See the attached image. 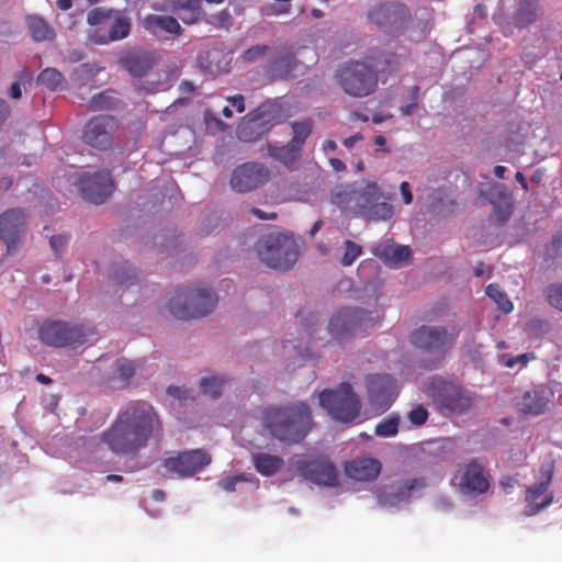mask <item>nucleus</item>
Wrapping results in <instances>:
<instances>
[{"label": "nucleus", "mask_w": 562, "mask_h": 562, "mask_svg": "<svg viewBox=\"0 0 562 562\" xmlns=\"http://www.w3.org/2000/svg\"><path fill=\"white\" fill-rule=\"evenodd\" d=\"M389 201L390 196L375 181L340 184L330 192V203L342 213L372 222L393 217L394 206Z\"/></svg>", "instance_id": "nucleus-1"}, {"label": "nucleus", "mask_w": 562, "mask_h": 562, "mask_svg": "<svg viewBox=\"0 0 562 562\" xmlns=\"http://www.w3.org/2000/svg\"><path fill=\"white\" fill-rule=\"evenodd\" d=\"M216 302L212 288L196 283L176 291L169 300V310L178 318H194L211 313Z\"/></svg>", "instance_id": "nucleus-2"}, {"label": "nucleus", "mask_w": 562, "mask_h": 562, "mask_svg": "<svg viewBox=\"0 0 562 562\" xmlns=\"http://www.w3.org/2000/svg\"><path fill=\"white\" fill-rule=\"evenodd\" d=\"M258 254L267 266L273 269L289 270L299 258V243L290 232L271 233L260 240Z\"/></svg>", "instance_id": "nucleus-3"}, {"label": "nucleus", "mask_w": 562, "mask_h": 562, "mask_svg": "<svg viewBox=\"0 0 562 562\" xmlns=\"http://www.w3.org/2000/svg\"><path fill=\"white\" fill-rule=\"evenodd\" d=\"M94 330L88 325H69L60 322H47L40 328L41 340L55 347H78L91 342Z\"/></svg>", "instance_id": "nucleus-4"}, {"label": "nucleus", "mask_w": 562, "mask_h": 562, "mask_svg": "<svg viewBox=\"0 0 562 562\" xmlns=\"http://www.w3.org/2000/svg\"><path fill=\"white\" fill-rule=\"evenodd\" d=\"M339 86L356 98L372 93L378 83L375 71L362 61H350L340 67L337 72Z\"/></svg>", "instance_id": "nucleus-5"}, {"label": "nucleus", "mask_w": 562, "mask_h": 562, "mask_svg": "<svg viewBox=\"0 0 562 562\" xmlns=\"http://www.w3.org/2000/svg\"><path fill=\"white\" fill-rule=\"evenodd\" d=\"M70 182L78 188L83 199L94 204L103 203L111 194L113 183L108 171H76L69 177Z\"/></svg>", "instance_id": "nucleus-6"}, {"label": "nucleus", "mask_w": 562, "mask_h": 562, "mask_svg": "<svg viewBox=\"0 0 562 562\" xmlns=\"http://www.w3.org/2000/svg\"><path fill=\"white\" fill-rule=\"evenodd\" d=\"M456 337L457 333H449L442 326L423 325L412 331L409 340L416 348L442 356Z\"/></svg>", "instance_id": "nucleus-7"}, {"label": "nucleus", "mask_w": 562, "mask_h": 562, "mask_svg": "<svg viewBox=\"0 0 562 562\" xmlns=\"http://www.w3.org/2000/svg\"><path fill=\"white\" fill-rule=\"evenodd\" d=\"M270 177L267 167L259 162H246L233 170L231 187L234 191L244 193L265 184Z\"/></svg>", "instance_id": "nucleus-8"}, {"label": "nucleus", "mask_w": 562, "mask_h": 562, "mask_svg": "<svg viewBox=\"0 0 562 562\" xmlns=\"http://www.w3.org/2000/svg\"><path fill=\"white\" fill-rule=\"evenodd\" d=\"M366 316L367 313L361 308L340 307L331 314L328 321V333L334 339L342 340L362 326Z\"/></svg>", "instance_id": "nucleus-9"}, {"label": "nucleus", "mask_w": 562, "mask_h": 562, "mask_svg": "<svg viewBox=\"0 0 562 562\" xmlns=\"http://www.w3.org/2000/svg\"><path fill=\"white\" fill-rule=\"evenodd\" d=\"M116 122L110 115H98L91 119L85 127L83 140L95 148L106 149L112 144Z\"/></svg>", "instance_id": "nucleus-10"}, {"label": "nucleus", "mask_w": 562, "mask_h": 562, "mask_svg": "<svg viewBox=\"0 0 562 562\" xmlns=\"http://www.w3.org/2000/svg\"><path fill=\"white\" fill-rule=\"evenodd\" d=\"M131 32V22L121 12L114 11L103 29H90L89 38L100 45L125 38Z\"/></svg>", "instance_id": "nucleus-11"}, {"label": "nucleus", "mask_w": 562, "mask_h": 562, "mask_svg": "<svg viewBox=\"0 0 562 562\" xmlns=\"http://www.w3.org/2000/svg\"><path fill=\"white\" fill-rule=\"evenodd\" d=\"M408 9L398 3H387L372 9L369 13L371 23L379 26L403 27Z\"/></svg>", "instance_id": "nucleus-12"}, {"label": "nucleus", "mask_w": 562, "mask_h": 562, "mask_svg": "<svg viewBox=\"0 0 562 562\" xmlns=\"http://www.w3.org/2000/svg\"><path fill=\"white\" fill-rule=\"evenodd\" d=\"M25 227V215L21 210H10L0 216V238L8 248L20 237Z\"/></svg>", "instance_id": "nucleus-13"}, {"label": "nucleus", "mask_w": 562, "mask_h": 562, "mask_svg": "<svg viewBox=\"0 0 562 562\" xmlns=\"http://www.w3.org/2000/svg\"><path fill=\"white\" fill-rule=\"evenodd\" d=\"M375 255L392 268H402L409 263L412 251L408 246L385 244L375 249Z\"/></svg>", "instance_id": "nucleus-14"}, {"label": "nucleus", "mask_w": 562, "mask_h": 562, "mask_svg": "<svg viewBox=\"0 0 562 562\" xmlns=\"http://www.w3.org/2000/svg\"><path fill=\"white\" fill-rule=\"evenodd\" d=\"M280 355L283 358L282 366L284 367L279 372L282 379L290 375L296 367H301L308 357L307 351L293 341L283 342Z\"/></svg>", "instance_id": "nucleus-15"}, {"label": "nucleus", "mask_w": 562, "mask_h": 562, "mask_svg": "<svg viewBox=\"0 0 562 562\" xmlns=\"http://www.w3.org/2000/svg\"><path fill=\"white\" fill-rule=\"evenodd\" d=\"M144 26L155 35L158 34V31H164L172 35H180L182 31L178 20L169 15L150 14L145 18Z\"/></svg>", "instance_id": "nucleus-16"}, {"label": "nucleus", "mask_w": 562, "mask_h": 562, "mask_svg": "<svg viewBox=\"0 0 562 562\" xmlns=\"http://www.w3.org/2000/svg\"><path fill=\"white\" fill-rule=\"evenodd\" d=\"M299 64L290 52H280L271 61L270 74L273 78H286L292 76Z\"/></svg>", "instance_id": "nucleus-17"}, {"label": "nucleus", "mask_w": 562, "mask_h": 562, "mask_svg": "<svg viewBox=\"0 0 562 562\" xmlns=\"http://www.w3.org/2000/svg\"><path fill=\"white\" fill-rule=\"evenodd\" d=\"M186 24L195 23L201 16V0H167Z\"/></svg>", "instance_id": "nucleus-18"}, {"label": "nucleus", "mask_w": 562, "mask_h": 562, "mask_svg": "<svg viewBox=\"0 0 562 562\" xmlns=\"http://www.w3.org/2000/svg\"><path fill=\"white\" fill-rule=\"evenodd\" d=\"M301 150L299 146L293 144L292 142H289V144L278 147L269 145L268 147V154L279 162H281L283 166L288 168H293L295 162L301 156Z\"/></svg>", "instance_id": "nucleus-19"}, {"label": "nucleus", "mask_w": 562, "mask_h": 562, "mask_svg": "<svg viewBox=\"0 0 562 562\" xmlns=\"http://www.w3.org/2000/svg\"><path fill=\"white\" fill-rule=\"evenodd\" d=\"M490 199L495 207L498 209L499 218L502 221H506L512 214L513 202L512 196L508 194L505 187L499 183L494 184L491 188Z\"/></svg>", "instance_id": "nucleus-20"}, {"label": "nucleus", "mask_w": 562, "mask_h": 562, "mask_svg": "<svg viewBox=\"0 0 562 562\" xmlns=\"http://www.w3.org/2000/svg\"><path fill=\"white\" fill-rule=\"evenodd\" d=\"M538 16V7L533 0H519L517 11L513 20L517 27H525L536 21Z\"/></svg>", "instance_id": "nucleus-21"}, {"label": "nucleus", "mask_w": 562, "mask_h": 562, "mask_svg": "<svg viewBox=\"0 0 562 562\" xmlns=\"http://www.w3.org/2000/svg\"><path fill=\"white\" fill-rule=\"evenodd\" d=\"M415 372L411 367H406L401 370V380H394L392 375L387 373H373L367 376V386H389L393 383H408L412 382L409 376Z\"/></svg>", "instance_id": "nucleus-22"}, {"label": "nucleus", "mask_w": 562, "mask_h": 562, "mask_svg": "<svg viewBox=\"0 0 562 562\" xmlns=\"http://www.w3.org/2000/svg\"><path fill=\"white\" fill-rule=\"evenodd\" d=\"M125 69L133 77H142L151 68V58L146 55H130L122 59Z\"/></svg>", "instance_id": "nucleus-23"}, {"label": "nucleus", "mask_w": 562, "mask_h": 562, "mask_svg": "<svg viewBox=\"0 0 562 562\" xmlns=\"http://www.w3.org/2000/svg\"><path fill=\"white\" fill-rule=\"evenodd\" d=\"M115 372L121 381H127L130 378L136 376V382L138 383L142 382L140 379L146 375L140 364L126 359L116 361Z\"/></svg>", "instance_id": "nucleus-24"}, {"label": "nucleus", "mask_w": 562, "mask_h": 562, "mask_svg": "<svg viewBox=\"0 0 562 562\" xmlns=\"http://www.w3.org/2000/svg\"><path fill=\"white\" fill-rule=\"evenodd\" d=\"M37 82L49 90L66 88V80L56 68H46L37 77Z\"/></svg>", "instance_id": "nucleus-25"}, {"label": "nucleus", "mask_w": 562, "mask_h": 562, "mask_svg": "<svg viewBox=\"0 0 562 562\" xmlns=\"http://www.w3.org/2000/svg\"><path fill=\"white\" fill-rule=\"evenodd\" d=\"M119 104V100L114 97L111 91H103L94 94L90 102L89 108L92 111H103L115 109Z\"/></svg>", "instance_id": "nucleus-26"}, {"label": "nucleus", "mask_w": 562, "mask_h": 562, "mask_svg": "<svg viewBox=\"0 0 562 562\" xmlns=\"http://www.w3.org/2000/svg\"><path fill=\"white\" fill-rule=\"evenodd\" d=\"M486 295L495 302L498 310L504 313H510L514 308L506 293L497 284H488L485 290Z\"/></svg>", "instance_id": "nucleus-27"}, {"label": "nucleus", "mask_w": 562, "mask_h": 562, "mask_svg": "<svg viewBox=\"0 0 562 562\" xmlns=\"http://www.w3.org/2000/svg\"><path fill=\"white\" fill-rule=\"evenodd\" d=\"M429 19L430 12L428 11L427 8H419L415 10L413 15L408 11V15L404 21V26L417 29L418 31H420V33H424L427 29Z\"/></svg>", "instance_id": "nucleus-28"}, {"label": "nucleus", "mask_w": 562, "mask_h": 562, "mask_svg": "<svg viewBox=\"0 0 562 562\" xmlns=\"http://www.w3.org/2000/svg\"><path fill=\"white\" fill-rule=\"evenodd\" d=\"M29 26L33 38L37 42L50 40L53 37V31L49 29L48 24L40 16H30Z\"/></svg>", "instance_id": "nucleus-29"}, {"label": "nucleus", "mask_w": 562, "mask_h": 562, "mask_svg": "<svg viewBox=\"0 0 562 562\" xmlns=\"http://www.w3.org/2000/svg\"><path fill=\"white\" fill-rule=\"evenodd\" d=\"M113 13V10L94 8L88 13L87 22L91 29H103Z\"/></svg>", "instance_id": "nucleus-30"}, {"label": "nucleus", "mask_w": 562, "mask_h": 562, "mask_svg": "<svg viewBox=\"0 0 562 562\" xmlns=\"http://www.w3.org/2000/svg\"><path fill=\"white\" fill-rule=\"evenodd\" d=\"M362 254V247L355 241L347 239L344 241V254L340 257V263L344 267L351 266Z\"/></svg>", "instance_id": "nucleus-31"}, {"label": "nucleus", "mask_w": 562, "mask_h": 562, "mask_svg": "<svg viewBox=\"0 0 562 562\" xmlns=\"http://www.w3.org/2000/svg\"><path fill=\"white\" fill-rule=\"evenodd\" d=\"M292 130L293 137L290 142L302 148L306 138L311 134L312 123L310 121L294 122L292 124Z\"/></svg>", "instance_id": "nucleus-32"}, {"label": "nucleus", "mask_w": 562, "mask_h": 562, "mask_svg": "<svg viewBox=\"0 0 562 562\" xmlns=\"http://www.w3.org/2000/svg\"><path fill=\"white\" fill-rule=\"evenodd\" d=\"M530 359H533L532 355L529 353H520L517 356L510 355H502L499 357V362L506 368L520 370L529 362Z\"/></svg>", "instance_id": "nucleus-33"}, {"label": "nucleus", "mask_w": 562, "mask_h": 562, "mask_svg": "<svg viewBox=\"0 0 562 562\" xmlns=\"http://www.w3.org/2000/svg\"><path fill=\"white\" fill-rule=\"evenodd\" d=\"M231 382L232 380L223 373L210 372L200 379V386H223L224 384H228Z\"/></svg>", "instance_id": "nucleus-34"}, {"label": "nucleus", "mask_w": 562, "mask_h": 562, "mask_svg": "<svg viewBox=\"0 0 562 562\" xmlns=\"http://www.w3.org/2000/svg\"><path fill=\"white\" fill-rule=\"evenodd\" d=\"M547 299L550 305L562 311V284H553L547 289Z\"/></svg>", "instance_id": "nucleus-35"}, {"label": "nucleus", "mask_w": 562, "mask_h": 562, "mask_svg": "<svg viewBox=\"0 0 562 562\" xmlns=\"http://www.w3.org/2000/svg\"><path fill=\"white\" fill-rule=\"evenodd\" d=\"M267 50V45H255L248 48L246 52H244L241 58L245 63H254L263 57Z\"/></svg>", "instance_id": "nucleus-36"}, {"label": "nucleus", "mask_w": 562, "mask_h": 562, "mask_svg": "<svg viewBox=\"0 0 562 562\" xmlns=\"http://www.w3.org/2000/svg\"><path fill=\"white\" fill-rule=\"evenodd\" d=\"M22 382L25 384H31V383L50 384L54 381L49 376H47L43 373L34 374L30 369H26L24 371V379Z\"/></svg>", "instance_id": "nucleus-37"}, {"label": "nucleus", "mask_w": 562, "mask_h": 562, "mask_svg": "<svg viewBox=\"0 0 562 562\" xmlns=\"http://www.w3.org/2000/svg\"><path fill=\"white\" fill-rule=\"evenodd\" d=\"M227 102L229 103L231 110L236 109L238 113H241L245 111V104H244V97L240 94L228 97Z\"/></svg>", "instance_id": "nucleus-38"}, {"label": "nucleus", "mask_w": 562, "mask_h": 562, "mask_svg": "<svg viewBox=\"0 0 562 562\" xmlns=\"http://www.w3.org/2000/svg\"><path fill=\"white\" fill-rule=\"evenodd\" d=\"M400 191L405 204H411L413 202V193L411 191V186L408 182L403 181L400 184Z\"/></svg>", "instance_id": "nucleus-39"}, {"label": "nucleus", "mask_w": 562, "mask_h": 562, "mask_svg": "<svg viewBox=\"0 0 562 562\" xmlns=\"http://www.w3.org/2000/svg\"><path fill=\"white\" fill-rule=\"evenodd\" d=\"M251 122H243L239 127H238V131H237V134H238V137L241 139V140H245V142H250L254 139V137L251 135H248L247 131L249 128H251Z\"/></svg>", "instance_id": "nucleus-40"}, {"label": "nucleus", "mask_w": 562, "mask_h": 562, "mask_svg": "<svg viewBox=\"0 0 562 562\" xmlns=\"http://www.w3.org/2000/svg\"><path fill=\"white\" fill-rule=\"evenodd\" d=\"M251 213L259 220H262V221H271V220H276L277 218V214L273 213V212H265L260 209H252L251 210Z\"/></svg>", "instance_id": "nucleus-41"}, {"label": "nucleus", "mask_w": 562, "mask_h": 562, "mask_svg": "<svg viewBox=\"0 0 562 562\" xmlns=\"http://www.w3.org/2000/svg\"><path fill=\"white\" fill-rule=\"evenodd\" d=\"M66 243V239L63 236H54L50 238V247L55 251V254H58L59 248H61Z\"/></svg>", "instance_id": "nucleus-42"}, {"label": "nucleus", "mask_w": 562, "mask_h": 562, "mask_svg": "<svg viewBox=\"0 0 562 562\" xmlns=\"http://www.w3.org/2000/svg\"><path fill=\"white\" fill-rule=\"evenodd\" d=\"M9 94L12 99H20L22 95V89L20 82H14L9 90Z\"/></svg>", "instance_id": "nucleus-43"}, {"label": "nucleus", "mask_w": 562, "mask_h": 562, "mask_svg": "<svg viewBox=\"0 0 562 562\" xmlns=\"http://www.w3.org/2000/svg\"><path fill=\"white\" fill-rule=\"evenodd\" d=\"M329 164L335 171L339 172L346 169L345 162L338 158H330Z\"/></svg>", "instance_id": "nucleus-44"}, {"label": "nucleus", "mask_w": 562, "mask_h": 562, "mask_svg": "<svg viewBox=\"0 0 562 562\" xmlns=\"http://www.w3.org/2000/svg\"><path fill=\"white\" fill-rule=\"evenodd\" d=\"M362 139V136L361 134H355L352 136H349L347 137L345 140H344V145L346 147H352L356 145V143L360 142Z\"/></svg>", "instance_id": "nucleus-45"}, {"label": "nucleus", "mask_w": 562, "mask_h": 562, "mask_svg": "<svg viewBox=\"0 0 562 562\" xmlns=\"http://www.w3.org/2000/svg\"><path fill=\"white\" fill-rule=\"evenodd\" d=\"M9 113V108L4 100L0 99V125L5 120L7 115Z\"/></svg>", "instance_id": "nucleus-46"}, {"label": "nucleus", "mask_w": 562, "mask_h": 562, "mask_svg": "<svg viewBox=\"0 0 562 562\" xmlns=\"http://www.w3.org/2000/svg\"><path fill=\"white\" fill-rule=\"evenodd\" d=\"M288 12H289L288 8H283L281 10H276L274 7H268L265 9V14H267V15H278V14H283V13H288Z\"/></svg>", "instance_id": "nucleus-47"}, {"label": "nucleus", "mask_w": 562, "mask_h": 562, "mask_svg": "<svg viewBox=\"0 0 562 562\" xmlns=\"http://www.w3.org/2000/svg\"><path fill=\"white\" fill-rule=\"evenodd\" d=\"M324 222L322 220H318L314 223V225L308 231V236L313 238L316 233L323 227Z\"/></svg>", "instance_id": "nucleus-48"}, {"label": "nucleus", "mask_w": 562, "mask_h": 562, "mask_svg": "<svg viewBox=\"0 0 562 562\" xmlns=\"http://www.w3.org/2000/svg\"><path fill=\"white\" fill-rule=\"evenodd\" d=\"M56 4L63 11H67L72 7L71 0H57Z\"/></svg>", "instance_id": "nucleus-49"}, {"label": "nucleus", "mask_w": 562, "mask_h": 562, "mask_svg": "<svg viewBox=\"0 0 562 562\" xmlns=\"http://www.w3.org/2000/svg\"><path fill=\"white\" fill-rule=\"evenodd\" d=\"M392 115L390 114H381V113H376L372 116V122L375 123V124H381L382 122H384L385 120L390 119Z\"/></svg>", "instance_id": "nucleus-50"}, {"label": "nucleus", "mask_w": 562, "mask_h": 562, "mask_svg": "<svg viewBox=\"0 0 562 562\" xmlns=\"http://www.w3.org/2000/svg\"><path fill=\"white\" fill-rule=\"evenodd\" d=\"M416 106L417 105L415 103L408 104L406 106L401 108V112L403 115H411L415 112Z\"/></svg>", "instance_id": "nucleus-51"}, {"label": "nucleus", "mask_w": 562, "mask_h": 562, "mask_svg": "<svg viewBox=\"0 0 562 562\" xmlns=\"http://www.w3.org/2000/svg\"><path fill=\"white\" fill-rule=\"evenodd\" d=\"M335 149H336V143L334 140H326V142H324L323 150L325 153H330V151H334Z\"/></svg>", "instance_id": "nucleus-52"}, {"label": "nucleus", "mask_w": 562, "mask_h": 562, "mask_svg": "<svg viewBox=\"0 0 562 562\" xmlns=\"http://www.w3.org/2000/svg\"><path fill=\"white\" fill-rule=\"evenodd\" d=\"M316 247L321 255L326 256L329 254V248L324 243H318Z\"/></svg>", "instance_id": "nucleus-53"}, {"label": "nucleus", "mask_w": 562, "mask_h": 562, "mask_svg": "<svg viewBox=\"0 0 562 562\" xmlns=\"http://www.w3.org/2000/svg\"><path fill=\"white\" fill-rule=\"evenodd\" d=\"M516 180L521 184V187L527 190L528 189V184H527V181L524 177V175L521 172H517L516 173Z\"/></svg>", "instance_id": "nucleus-54"}, {"label": "nucleus", "mask_w": 562, "mask_h": 562, "mask_svg": "<svg viewBox=\"0 0 562 562\" xmlns=\"http://www.w3.org/2000/svg\"><path fill=\"white\" fill-rule=\"evenodd\" d=\"M506 168L504 166H496L494 169V173L497 178L503 179Z\"/></svg>", "instance_id": "nucleus-55"}, {"label": "nucleus", "mask_w": 562, "mask_h": 562, "mask_svg": "<svg viewBox=\"0 0 562 562\" xmlns=\"http://www.w3.org/2000/svg\"><path fill=\"white\" fill-rule=\"evenodd\" d=\"M91 67H89L88 65H81L80 67L77 68V72L79 74H90L91 72Z\"/></svg>", "instance_id": "nucleus-56"}, {"label": "nucleus", "mask_w": 562, "mask_h": 562, "mask_svg": "<svg viewBox=\"0 0 562 562\" xmlns=\"http://www.w3.org/2000/svg\"><path fill=\"white\" fill-rule=\"evenodd\" d=\"M222 113H223V115H224L226 119H229V117H232V115H233V111L231 110V106H229V105L225 106V108L223 109Z\"/></svg>", "instance_id": "nucleus-57"}, {"label": "nucleus", "mask_w": 562, "mask_h": 562, "mask_svg": "<svg viewBox=\"0 0 562 562\" xmlns=\"http://www.w3.org/2000/svg\"><path fill=\"white\" fill-rule=\"evenodd\" d=\"M374 142L378 146H383L385 144L386 139L384 136L379 135L375 137Z\"/></svg>", "instance_id": "nucleus-58"}, {"label": "nucleus", "mask_w": 562, "mask_h": 562, "mask_svg": "<svg viewBox=\"0 0 562 562\" xmlns=\"http://www.w3.org/2000/svg\"><path fill=\"white\" fill-rule=\"evenodd\" d=\"M206 2L209 3H216V4H220V3H223L224 0H205Z\"/></svg>", "instance_id": "nucleus-59"}, {"label": "nucleus", "mask_w": 562, "mask_h": 562, "mask_svg": "<svg viewBox=\"0 0 562 562\" xmlns=\"http://www.w3.org/2000/svg\"><path fill=\"white\" fill-rule=\"evenodd\" d=\"M431 386L437 387V386H449V385L447 383L439 382V383H434Z\"/></svg>", "instance_id": "nucleus-60"}, {"label": "nucleus", "mask_w": 562, "mask_h": 562, "mask_svg": "<svg viewBox=\"0 0 562 562\" xmlns=\"http://www.w3.org/2000/svg\"><path fill=\"white\" fill-rule=\"evenodd\" d=\"M482 273H483V270H482L480 267H477V268L475 269V276H476V277H480Z\"/></svg>", "instance_id": "nucleus-61"}, {"label": "nucleus", "mask_w": 562, "mask_h": 562, "mask_svg": "<svg viewBox=\"0 0 562 562\" xmlns=\"http://www.w3.org/2000/svg\"><path fill=\"white\" fill-rule=\"evenodd\" d=\"M476 11L479 12L480 15L485 14V12L483 11V9L480 5L476 7Z\"/></svg>", "instance_id": "nucleus-62"}, {"label": "nucleus", "mask_w": 562, "mask_h": 562, "mask_svg": "<svg viewBox=\"0 0 562 562\" xmlns=\"http://www.w3.org/2000/svg\"><path fill=\"white\" fill-rule=\"evenodd\" d=\"M513 0H502V7H505L506 4L510 3Z\"/></svg>", "instance_id": "nucleus-63"}, {"label": "nucleus", "mask_w": 562, "mask_h": 562, "mask_svg": "<svg viewBox=\"0 0 562 562\" xmlns=\"http://www.w3.org/2000/svg\"><path fill=\"white\" fill-rule=\"evenodd\" d=\"M10 181H5L4 183L1 184V187H3L4 189H8L10 187Z\"/></svg>", "instance_id": "nucleus-64"}]
</instances>
